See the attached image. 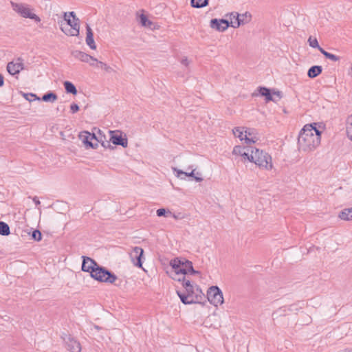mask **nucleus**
Listing matches in <instances>:
<instances>
[{"label": "nucleus", "mask_w": 352, "mask_h": 352, "mask_svg": "<svg viewBox=\"0 0 352 352\" xmlns=\"http://www.w3.org/2000/svg\"><path fill=\"white\" fill-rule=\"evenodd\" d=\"M81 270L90 273V276L101 283H115L118 280L117 276L104 267L100 265L93 258L82 256Z\"/></svg>", "instance_id": "nucleus-1"}, {"label": "nucleus", "mask_w": 352, "mask_h": 352, "mask_svg": "<svg viewBox=\"0 0 352 352\" xmlns=\"http://www.w3.org/2000/svg\"><path fill=\"white\" fill-rule=\"evenodd\" d=\"M316 123L304 126L300 131L298 138V145L300 150L311 151L320 144L321 131L316 126Z\"/></svg>", "instance_id": "nucleus-2"}, {"label": "nucleus", "mask_w": 352, "mask_h": 352, "mask_svg": "<svg viewBox=\"0 0 352 352\" xmlns=\"http://www.w3.org/2000/svg\"><path fill=\"white\" fill-rule=\"evenodd\" d=\"M170 265L173 268V272L175 275H186L190 274L191 275L201 274L199 271L193 268L192 263L184 258H175L170 261Z\"/></svg>", "instance_id": "nucleus-3"}, {"label": "nucleus", "mask_w": 352, "mask_h": 352, "mask_svg": "<svg viewBox=\"0 0 352 352\" xmlns=\"http://www.w3.org/2000/svg\"><path fill=\"white\" fill-rule=\"evenodd\" d=\"M182 286L185 289V293L189 296L190 298H197V303H202V300L206 298L204 294L200 287L195 285H192L189 280L186 279L185 276H182Z\"/></svg>", "instance_id": "nucleus-4"}, {"label": "nucleus", "mask_w": 352, "mask_h": 352, "mask_svg": "<svg viewBox=\"0 0 352 352\" xmlns=\"http://www.w3.org/2000/svg\"><path fill=\"white\" fill-rule=\"evenodd\" d=\"M256 165L261 168L266 170H271L273 168L272 162V157L267 153L264 152L263 150L255 148L254 153L253 162Z\"/></svg>", "instance_id": "nucleus-5"}, {"label": "nucleus", "mask_w": 352, "mask_h": 352, "mask_svg": "<svg viewBox=\"0 0 352 352\" xmlns=\"http://www.w3.org/2000/svg\"><path fill=\"white\" fill-rule=\"evenodd\" d=\"M11 5L12 9L22 17L32 19L37 23L41 21L40 17L31 12L32 9L28 5L12 1H11Z\"/></svg>", "instance_id": "nucleus-6"}, {"label": "nucleus", "mask_w": 352, "mask_h": 352, "mask_svg": "<svg viewBox=\"0 0 352 352\" xmlns=\"http://www.w3.org/2000/svg\"><path fill=\"white\" fill-rule=\"evenodd\" d=\"M208 301L215 307L223 304V293L218 286H211L207 292Z\"/></svg>", "instance_id": "nucleus-7"}, {"label": "nucleus", "mask_w": 352, "mask_h": 352, "mask_svg": "<svg viewBox=\"0 0 352 352\" xmlns=\"http://www.w3.org/2000/svg\"><path fill=\"white\" fill-rule=\"evenodd\" d=\"M110 141L115 146H122L123 148L128 146V140L126 135H122L120 131H109Z\"/></svg>", "instance_id": "nucleus-8"}, {"label": "nucleus", "mask_w": 352, "mask_h": 352, "mask_svg": "<svg viewBox=\"0 0 352 352\" xmlns=\"http://www.w3.org/2000/svg\"><path fill=\"white\" fill-rule=\"evenodd\" d=\"M249 17V19H251L252 16L249 12H245L243 14H239L237 12H232L229 14V27L231 26L234 28H239L241 25L245 24L247 23V21H245L244 19H241V17Z\"/></svg>", "instance_id": "nucleus-9"}, {"label": "nucleus", "mask_w": 352, "mask_h": 352, "mask_svg": "<svg viewBox=\"0 0 352 352\" xmlns=\"http://www.w3.org/2000/svg\"><path fill=\"white\" fill-rule=\"evenodd\" d=\"M61 338H63L66 348L70 352H80L81 345L80 342L71 336V335L64 333Z\"/></svg>", "instance_id": "nucleus-10"}, {"label": "nucleus", "mask_w": 352, "mask_h": 352, "mask_svg": "<svg viewBox=\"0 0 352 352\" xmlns=\"http://www.w3.org/2000/svg\"><path fill=\"white\" fill-rule=\"evenodd\" d=\"M130 257L133 265L139 268H142L144 250L138 246L133 248L130 253Z\"/></svg>", "instance_id": "nucleus-11"}, {"label": "nucleus", "mask_w": 352, "mask_h": 352, "mask_svg": "<svg viewBox=\"0 0 352 352\" xmlns=\"http://www.w3.org/2000/svg\"><path fill=\"white\" fill-rule=\"evenodd\" d=\"M24 69L23 59L21 57L16 60L9 62L7 65V71L10 75L19 74Z\"/></svg>", "instance_id": "nucleus-12"}, {"label": "nucleus", "mask_w": 352, "mask_h": 352, "mask_svg": "<svg viewBox=\"0 0 352 352\" xmlns=\"http://www.w3.org/2000/svg\"><path fill=\"white\" fill-rule=\"evenodd\" d=\"M210 26L217 31L224 32L229 27V21L224 19H212L210 21Z\"/></svg>", "instance_id": "nucleus-13"}, {"label": "nucleus", "mask_w": 352, "mask_h": 352, "mask_svg": "<svg viewBox=\"0 0 352 352\" xmlns=\"http://www.w3.org/2000/svg\"><path fill=\"white\" fill-rule=\"evenodd\" d=\"M72 56L85 63H89L90 60L92 62L89 63L90 65L94 66V61H97V59L94 57L79 50L73 51L72 53Z\"/></svg>", "instance_id": "nucleus-14"}, {"label": "nucleus", "mask_w": 352, "mask_h": 352, "mask_svg": "<svg viewBox=\"0 0 352 352\" xmlns=\"http://www.w3.org/2000/svg\"><path fill=\"white\" fill-rule=\"evenodd\" d=\"M60 30L67 36H77L79 35L80 25L74 23L72 27L68 25H60Z\"/></svg>", "instance_id": "nucleus-15"}, {"label": "nucleus", "mask_w": 352, "mask_h": 352, "mask_svg": "<svg viewBox=\"0 0 352 352\" xmlns=\"http://www.w3.org/2000/svg\"><path fill=\"white\" fill-rule=\"evenodd\" d=\"M258 93H253L252 97L261 96L265 97V100L266 102H268L270 101H275V100L273 98L271 90L269 88H267L265 87H258L257 89Z\"/></svg>", "instance_id": "nucleus-16"}, {"label": "nucleus", "mask_w": 352, "mask_h": 352, "mask_svg": "<svg viewBox=\"0 0 352 352\" xmlns=\"http://www.w3.org/2000/svg\"><path fill=\"white\" fill-rule=\"evenodd\" d=\"M79 138L82 141V143L85 144L86 148H96L98 147L97 143H94L90 140V133L84 131L82 132H80L79 134Z\"/></svg>", "instance_id": "nucleus-17"}, {"label": "nucleus", "mask_w": 352, "mask_h": 352, "mask_svg": "<svg viewBox=\"0 0 352 352\" xmlns=\"http://www.w3.org/2000/svg\"><path fill=\"white\" fill-rule=\"evenodd\" d=\"M86 32H86L87 36H86L85 41H86L87 45L91 50H96V43H95L94 39V32L88 24H87V25H86Z\"/></svg>", "instance_id": "nucleus-18"}, {"label": "nucleus", "mask_w": 352, "mask_h": 352, "mask_svg": "<svg viewBox=\"0 0 352 352\" xmlns=\"http://www.w3.org/2000/svg\"><path fill=\"white\" fill-rule=\"evenodd\" d=\"M177 294L178 296L179 297L182 302L184 303V305H190V304L197 303V302H198L197 298L191 299V298H190L189 296H188V294H186L185 292H182L177 290Z\"/></svg>", "instance_id": "nucleus-19"}, {"label": "nucleus", "mask_w": 352, "mask_h": 352, "mask_svg": "<svg viewBox=\"0 0 352 352\" xmlns=\"http://www.w3.org/2000/svg\"><path fill=\"white\" fill-rule=\"evenodd\" d=\"M322 72V67L320 65H314L311 66L308 72H307V76L310 78H314L317 76H318Z\"/></svg>", "instance_id": "nucleus-20"}, {"label": "nucleus", "mask_w": 352, "mask_h": 352, "mask_svg": "<svg viewBox=\"0 0 352 352\" xmlns=\"http://www.w3.org/2000/svg\"><path fill=\"white\" fill-rule=\"evenodd\" d=\"M174 173H176V176L181 179H185L186 177H193L195 176V169H192L191 172L186 173L180 170L177 168H173Z\"/></svg>", "instance_id": "nucleus-21"}, {"label": "nucleus", "mask_w": 352, "mask_h": 352, "mask_svg": "<svg viewBox=\"0 0 352 352\" xmlns=\"http://www.w3.org/2000/svg\"><path fill=\"white\" fill-rule=\"evenodd\" d=\"M338 217L344 221H352V207L343 209L340 212Z\"/></svg>", "instance_id": "nucleus-22"}, {"label": "nucleus", "mask_w": 352, "mask_h": 352, "mask_svg": "<svg viewBox=\"0 0 352 352\" xmlns=\"http://www.w3.org/2000/svg\"><path fill=\"white\" fill-rule=\"evenodd\" d=\"M65 89L67 94H77V89L75 85L70 81H65L63 83Z\"/></svg>", "instance_id": "nucleus-23"}, {"label": "nucleus", "mask_w": 352, "mask_h": 352, "mask_svg": "<svg viewBox=\"0 0 352 352\" xmlns=\"http://www.w3.org/2000/svg\"><path fill=\"white\" fill-rule=\"evenodd\" d=\"M58 98L56 94L52 91H48L42 96V100L46 102H54Z\"/></svg>", "instance_id": "nucleus-24"}, {"label": "nucleus", "mask_w": 352, "mask_h": 352, "mask_svg": "<svg viewBox=\"0 0 352 352\" xmlns=\"http://www.w3.org/2000/svg\"><path fill=\"white\" fill-rule=\"evenodd\" d=\"M209 0H190V6L195 8H202L207 6Z\"/></svg>", "instance_id": "nucleus-25"}, {"label": "nucleus", "mask_w": 352, "mask_h": 352, "mask_svg": "<svg viewBox=\"0 0 352 352\" xmlns=\"http://www.w3.org/2000/svg\"><path fill=\"white\" fill-rule=\"evenodd\" d=\"M254 151L252 148L250 149L247 148L241 156L243 157L244 161L248 160L249 162H252L254 160Z\"/></svg>", "instance_id": "nucleus-26"}, {"label": "nucleus", "mask_w": 352, "mask_h": 352, "mask_svg": "<svg viewBox=\"0 0 352 352\" xmlns=\"http://www.w3.org/2000/svg\"><path fill=\"white\" fill-rule=\"evenodd\" d=\"M10 234V227L8 223L0 221V235L8 236Z\"/></svg>", "instance_id": "nucleus-27"}, {"label": "nucleus", "mask_w": 352, "mask_h": 352, "mask_svg": "<svg viewBox=\"0 0 352 352\" xmlns=\"http://www.w3.org/2000/svg\"><path fill=\"white\" fill-rule=\"evenodd\" d=\"M320 52H321V54H322L324 56V57L326 58H328L332 61L336 62L340 59V56H338L335 54L329 53V52H327L326 50H324V49H320Z\"/></svg>", "instance_id": "nucleus-28"}, {"label": "nucleus", "mask_w": 352, "mask_h": 352, "mask_svg": "<svg viewBox=\"0 0 352 352\" xmlns=\"http://www.w3.org/2000/svg\"><path fill=\"white\" fill-rule=\"evenodd\" d=\"M139 23L144 27H148L150 28L151 25H152V21H150L147 16L144 14H141L140 16H139Z\"/></svg>", "instance_id": "nucleus-29"}, {"label": "nucleus", "mask_w": 352, "mask_h": 352, "mask_svg": "<svg viewBox=\"0 0 352 352\" xmlns=\"http://www.w3.org/2000/svg\"><path fill=\"white\" fill-rule=\"evenodd\" d=\"M94 66L97 67H100L108 73H111L113 71V69L110 66L107 65L106 63L102 61H98V60L97 61H94Z\"/></svg>", "instance_id": "nucleus-30"}, {"label": "nucleus", "mask_w": 352, "mask_h": 352, "mask_svg": "<svg viewBox=\"0 0 352 352\" xmlns=\"http://www.w3.org/2000/svg\"><path fill=\"white\" fill-rule=\"evenodd\" d=\"M66 18H72L73 23L76 22L78 25H80V20L78 17H76V15L74 12L72 11L69 12H64V19Z\"/></svg>", "instance_id": "nucleus-31"}, {"label": "nucleus", "mask_w": 352, "mask_h": 352, "mask_svg": "<svg viewBox=\"0 0 352 352\" xmlns=\"http://www.w3.org/2000/svg\"><path fill=\"white\" fill-rule=\"evenodd\" d=\"M156 214L158 217H168L172 212L168 209L162 208L157 210Z\"/></svg>", "instance_id": "nucleus-32"}, {"label": "nucleus", "mask_w": 352, "mask_h": 352, "mask_svg": "<svg viewBox=\"0 0 352 352\" xmlns=\"http://www.w3.org/2000/svg\"><path fill=\"white\" fill-rule=\"evenodd\" d=\"M308 43L311 47L317 48L319 51L320 49H323L319 45L318 40L316 38H312V36H309V38H308Z\"/></svg>", "instance_id": "nucleus-33"}, {"label": "nucleus", "mask_w": 352, "mask_h": 352, "mask_svg": "<svg viewBox=\"0 0 352 352\" xmlns=\"http://www.w3.org/2000/svg\"><path fill=\"white\" fill-rule=\"evenodd\" d=\"M31 238L36 241H40L42 239V234L38 230H34L31 233Z\"/></svg>", "instance_id": "nucleus-34"}, {"label": "nucleus", "mask_w": 352, "mask_h": 352, "mask_svg": "<svg viewBox=\"0 0 352 352\" xmlns=\"http://www.w3.org/2000/svg\"><path fill=\"white\" fill-rule=\"evenodd\" d=\"M232 132L235 137L239 138L241 140H243V131L240 127H235L233 129Z\"/></svg>", "instance_id": "nucleus-35"}, {"label": "nucleus", "mask_w": 352, "mask_h": 352, "mask_svg": "<svg viewBox=\"0 0 352 352\" xmlns=\"http://www.w3.org/2000/svg\"><path fill=\"white\" fill-rule=\"evenodd\" d=\"M246 147L241 146H235L232 151V154L235 155H241L245 150H246Z\"/></svg>", "instance_id": "nucleus-36"}, {"label": "nucleus", "mask_w": 352, "mask_h": 352, "mask_svg": "<svg viewBox=\"0 0 352 352\" xmlns=\"http://www.w3.org/2000/svg\"><path fill=\"white\" fill-rule=\"evenodd\" d=\"M23 96L24 98L30 101V102H32L33 100H40V98L38 97H37V96L34 94H32V93H30V94H23Z\"/></svg>", "instance_id": "nucleus-37"}, {"label": "nucleus", "mask_w": 352, "mask_h": 352, "mask_svg": "<svg viewBox=\"0 0 352 352\" xmlns=\"http://www.w3.org/2000/svg\"><path fill=\"white\" fill-rule=\"evenodd\" d=\"M243 140L247 144H250L255 143L258 139L254 137H248L247 135H245Z\"/></svg>", "instance_id": "nucleus-38"}, {"label": "nucleus", "mask_w": 352, "mask_h": 352, "mask_svg": "<svg viewBox=\"0 0 352 352\" xmlns=\"http://www.w3.org/2000/svg\"><path fill=\"white\" fill-rule=\"evenodd\" d=\"M111 142L110 141V140H106V141L101 142V145L105 148H109L111 150H113L116 147L112 146L111 144Z\"/></svg>", "instance_id": "nucleus-39"}, {"label": "nucleus", "mask_w": 352, "mask_h": 352, "mask_svg": "<svg viewBox=\"0 0 352 352\" xmlns=\"http://www.w3.org/2000/svg\"><path fill=\"white\" fill-rule=\"evenodd\" d=\"M301 308V307L298 306V304H292L289 306L288 310L290 311H297Z\"/></svg>", "instance_id": "nucleus-40"}, {"label": "nucleus", "mask_w": 352, "mask_h": 352, "mask_svg": "<svg viewBox=\"0 0 352 352\" xmlns=\"http://www.w3.org/2000/svg\"><path fill=\"white\" fill-rule=\"evenodd\" d=\"M98 133L99 134V136H98V138L95 143L98 144L100 142L101 144V142L104 141L103 139H105V137L104 135H102V131L100 129H98Z\"/></svg>", "instance_id": "nucleus-41"}, {"label": "nucleus", "mask_w": 352, "mask_h": 352, "mask_svg": "<svg viewBox=\"0 0 352 352\" xmlns=\"http://www.w3.org/2000/svg\"><path fill=\"white\" fill-rule=\"evenodd\" d=\"M70 110L72 113H75L79 111V106L76 103H72L70 106Z\"/></svg>", "instance_id": "nucleus-42"}, {"label": "nucleus", "mask_w": 352, "mask_h": 352, "mask_svg": "<svg viewBox=\"0 0 352 352\" xmlns=\"http://www.w3.org/2000/svg\"><path fill=\"white\" fill-rule=\"evenodd\" d=\"M254 129H247L245 131V135H247L248 137H252V135L254 134Z\"/></svg>", "instance_id": "nucleus-43"}, {"label": "nucleus", "mask_w": 352, "mask_h": 352, "mask_svg": "<svg viewBox=\"0 0 352 352\" xmlns=\"http://www.w3.org/2000/svg\"><path fill=\"white\" fill-rule=\"evenodd\" d=\"M185 275H175V274L174 273V274L173 275L172 278L174 279V280H176L177 281H182V276H184Z\"/></svg>", "instance_id": "nucleus-44"}, {"label": "nucleus", "mask_w": 352, "mask_h": 352, "mask_svg": "<svg viewBox=\"0 0 352 352\" xmlns=\"http://www.w3.org/2000/svg\"><path fill=\"white\" fill-rule=\"evenodd\" d=\"M64 20L66 22L65 23H63L62 25H69V27H72V25H73V19L72 20L71 19L66 18V19H64Z\"/></svg>", "instance_id": "nucleus-45"}, {"label": "nucleus", "mask_w": 352, "mask_h": 352, "mask_svg": "<svg viewBox=\"0 0 352 352\" xmlns=\"http://www.w3.org/2000/svg\"><path fill=\"white\" fill-rule=\"evenodd\" d=\"M347 137L350 140L352 141V124H351V128H347Z\"/></svg>", "instance_id": "nucleus-46"}, {"label": "nucleus", "mask_w": 352, "mask_h": 352, "mask_svg": "<svg viewBox=\"0 0 352 352\" xmlns=\"http://www.w3.org/2000/svg\"><path fill=\"white\" fill-rule=\"evenodd\" d=\"M98 138V137L94 133H90V140L91 142L94 140L96 141Z\"/></svg>", "instance_id": "nucleus-47"}, {"label": "nucleus", "mask_w": 352, "mask_h": 352, "mask_svg": "<svg viewBox=\"0 0 352 352\" xmlns=\"http://www.w3.org/2000/svg\"><path fill=\"white\" fill-rule=\"evenodd\" d=\"M181 63L184 65L187 66L189 63L188 58L186 57L181 60Z\"/></svg>", "instance_id": "nucleus-48"}, {"label": "nucleus", "mask_w": 352, "mask_h": 352, "mask_svg": "<svg viewBox=\"0 0 352 352\" xmlns=\"http://www.w3.org/2000/svg\"><path fill=\"white\" fill-rule=\"evenodd\" d=\"M4 85V77L0 74V87H3Z\"/></svg>", "instance_id": "nucleus-49"}, {"label": "nucleus", "mask_w": 352, "mask_h": 352, "mask_svg": "<svg viewBox=\"0 0 352 352\" xmlns=\"http://www.w3.org/2000/svg\"><path fill=\"white\" fill-rule=\"evenodd\" d=\"M33 201L34 202V204H36V206H38V205H40L41 204V201H39V199H38L37 197H34L33 198Z\"/></svg>", "instance_id": "nucleus-50"}, {"label": "nucleus", "mask_w": 352, "mask_h": 352, "mask_svg": "<svg viewBox=\"0 0 352 352\" xmlns=\"http://www.w3.org/2000/svg\"><path fill=\"white\" fill-rule=\"evenodd\" d=\"M194 179L196 182H198L203 181V178L202 177H199V176H196V175L194 177Z\"/></svg>", "instance_id": "nucleus-51"}, {"label": "nucleus", "mask_w": 352, "mask_h": 352, "mask_svg": "<svg viewBox=\"0 0 352 352\" xmlns=\"http://www.w3.org/2000/svg\"><path fill=\"white\" fill-rule=\"evenodd\" d=\"M180 214H181V213H179L178 215L172 213V214L170 216H172L175 219H181V217H179Z\"/></svg>", "instance_id": "nucleus-52"}, {"label": "nucleus", "mask_w": 352, "mask_h": 352, "mask_svg": "<svg viewBox=\"0 0 352 352\" xmlns=\"http://www.w3.org/2000/svg\"><path fill=\"white\" fill-rule=\"evenodd\" d=\"M241 19H244L245 21H247V23L249 22L251 19H249V17H241Z\"/></svg>", "instance_id": "nucleus-53"}, {"label": "nucleus", "mask_w": 352, "mask_h": 352, "mask_svg": "<svg viewBox=\"0 0 352 352\" xmlns=\"http://www.w3.org/2000/svg\"><path fill=\"white\" fill-rule=\"evenodd\" d=\"M349 75L352 76V63H351V67H350V69L349 71Z\"/></svg>", "instance_id": "nucleus-54"}, {"label": "nucleus", "mask_w": 352, "mask_h": 352, "mask_svg": "<svg viewBox=\"0 0 352 352\" xmlns=\"http://www.w3.org/2000/svg\"><path fill=\"white\" fill-rule=\"evenodd\" d=\"M274 94L277 95L279 98H280V91H276V92L274 91Z\"/></svg>", "instance_id": "nucleus-55"}, {"label": "nucleus", "mask_w": 352, "mask_h": 352, "mask_svg": "<svg viewBox=\"0 0 352 352\" xmlns=\"http://www.w3.org/2000/svg\"><path fill=\"white\" fill-rule=\"evenodd\" d=\"M344 352H352V349H346Z\"/></svg>", "instance_id": "nucleus-56"}, {"label": "nucleus", "mask_w": 352, "mask_h": 352, "mask_svg": "<svg viewBox=\"0 0 352 352\" xmlns=\"http://www.w3.org/2000/svg\"><path fill=\"white\" fill-rule=\"evenodd\" d=\"M94 328L96 329L97 330H100L101 329V327H100L98 325H94Z\"/></svg>", "instance_id": "nucleus-57"}]
</instances>
